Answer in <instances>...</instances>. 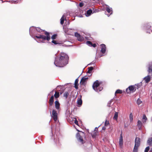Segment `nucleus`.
I'll list each match as a JSON object with an SVG mask.
<instances>
[{"instance_id": "nucleus-1", "label": "nucleus", "mask_w": 152, "mask_h": 152, "mask_svg": "<svg viewBox=\"0 0 152 152\" xmlns=\"http://www.w3.org/2000/svg\"><path fill=\"white\" fill-rule=\"evenodd\" d=\"M69 57L64 53H61L59 54V57H56L54 62L55 65L58 67H63L68 63Z\"/></svg>"}, {"instance_id": "nucleus-2", "label": "nucleus", "mask_w": 152, "mask_h": 152, "mask_svg": "<svg viewBox=\"0 0 152 152\" xmlns=\"http://www.w3.org/2000/svg\"><path fill=\"white\" fill-rule=\"evenodd\" d=\"M36 30L37 32L39 33H41L42 32H45L44 34L46 36L43 35H39V36H35V37L38 39H41L43 40H47L48 41L50 40V33L49 32L40 29L39 27H37L36 28Z\"/></svg>"}, {"instance_id": "nucleus-3", "label": "nucleus", "mask_w": 152, "mask_h": 152, "mask_svg": "<svg viewBox=\"0 0 152 152\" xmlns=\"http://www.w3.org/2000/svg\"><path fill=\"white\" fill-rule=\"evenodd\" d=\"M100 84L99 83L98 80L95 81L93 85V88L96 91L99 92L102 90L103 89L102 87H99Z\"/></svg>"}, {"instance_id": "nucleus-4", "label": "nucleus", "mask_w": 152, "mask_h": 152, "mask_svg": "<svg viewBox=\"0 0 152 152\" xmlns=\"http://www.w3.org/2000/svg\"><path fill=\"white\" fill-rule=\"evenodd\" d=\"M136 88L134 86H131L126 89V91L127 93H129L130 92H134L136 91Z\"/></svg>"}, {"instance_id": "nucleus-5", "label": "nucleus", "mask_w": 152, "mask_h": 152, "mask_svg": "<svg viewBox=\"0 0 152 152\" xmlns=\"http://www.w3.org/2000/svg\"><path fill=\"white\" fill-rule=\"evenodd\" d=\"M58 114L55 110H53L52 112V118L55 121H56L58 119Z\"/></svg>"}, {"instance_id": "nucleus-6", "label": "nucleus", "mask_w": 152, "mask_h": 152, "mask_svg": "<svg viewBox=\"0 0 152 152\" xmlns=\"http://www.w3.org/2000/svg\"><path fill=\"white\" fill-rule=\"evenodd\" d=\"M88 79V77H86L85 76L83 77L80 82V85H85Z\"/></svg>"}, {"instance_id": "nucleus-7", "label": "nucleus", "mask_w": 152, "mask_h": 152, "mask_svg": "<svg viewBox=\"0 0 152 152\" xmlns=\"http://www.w3.org/2000/svg\"><path fill=\"white\" fill-rule=\"evenodd\" d=\"M75 35L78 41H82L84 40L83 37L80 35L77 32L75 33Z\"/></svg>"}, {"instance_id": "nucleus-8", "label": "nucleus", "mask_w": 152, "mask_h": 152, "mask_svg": "<svg viewBox=\"0 0 152 152\" xmlns=\"http://www.w3.org/2000/svg\"><path fill=\"white\" fill-rule=\"evenodd\" d=\"M119 145L121 148L122 147L123 145V139L122 132H121L120 135V137L119 140Z\"/></svg>"}, {"instance_id": "nucleus-9", "label": "nucleus", "mask_w": 152, "mask_h": 152, "mask_svg": "<svg viewBox=\"0 0 152 152\" xmlns=\"http://www.w3.org/2000/svg\"><path fill=\"white\" fill-rule=\"evenodd\" d=\"M77 137L79 140V141L82 143L83 144L85 143V141L83 140L82 137L81 136L80 134L78 133L77 134Z\"/></svg>"}, {"instance_id": "nucleus-10", "label": "nucleus", "mask_w": 152, "mask_h": 152, "mask_svg": "<svg viewBox=\"0 0 152 152\" xmlns=\"http://www.w3.org/2000/svg\"><path fill=\"white\" fill-rule=\"evenodd\" d=\"M138 146H140V138L136 137L135 140V145Z\"/></svg>"}, {"instance_id": "nucleus-11", "label": "nucleus", "mask_w": 152, "mask_h": 152, "mask_svg": "<svg viewBox=\"0 0 152 152\" xmlns=\"http://www.w3.org/2000/svg\"><path fill=\"white\" fill-rule=\"evenodd\" d=\"M151 74L145 77L144 78V80L146 83H149L151 80Z\"/></svg>"}, {"instance_id": "nucleus-12", "label": "nucleus", "mask_w": 152, "mask_h": 152, "mask_svg": "<svg viewBox=\"0 0 152 152\" xmlns=\"http://www.w3.org/2000/svg\"><path fill=\"white\" fill-rule=\"evenodd\" d=\"M101 52L103 54L105 53L106 51V46L104 44H102L101 45Z\"/></svg>"}, {"instance_id": "nucleus-13", "label": "nucleus", "mask_w": 152, "mask_h": 152, "mask_svg": "<svg viewBox=\"0 0 152 152\" xmlns=\"http://www.w3.org/2000/svg\"><path fill=\"white\" fill-rule=\"evenodd\" d=\"M54 102V96H52L50 98L49 101V103L50 106H51Z\"/></svg>"}, {"instance_id": "nucleus-14", "label": "nucleus", "mask_w": 152, "mask_h": 152, "mask_svg": "<svg viewBox=\"0 0 152 152\" xmlns=\"http://www.w3.org/2000/svg\"><path fill=\"white\" fill-rule=\"evenodd\" d=\"M148 74L151 75L152 78V63L150 64L148 70Z\"/></svg>"}, {"instance_id": "nucleus-15", "label": "nucleus", "mask_w": 152, "mask_h": 152, "mask_svg": "<svg viewBox=\"0 0 152 152\" xmlns=\"http://www.w3.org/2000/svg\"><path fill=\"white\" fill-rule=\"evenodd\" d=\"M55 103L56 108L57 110H59L60 108V104L58 100L56 101L55 102Z\"/></svg>"}, {"instance_id": "nucleus-16", "label": "nucleus", "mask_w": 152, "mask_h": 152, "mask_svg": "<svg viewBox=\"0 0 152 152\" xmlns=\"http://www.w3.org/2000/svg\"><path fill=\"white\" fill-rule=\"evenodd\" d=\"M142 126V124L141 121L140 120H138L137 122V126L138 127L139 130L141 129Z\"/></svg>"}, {"instance_id": "nucleus-17", "label": "nucleus", "mask_w": 152, "mask_h": 152, "mask_svg": "<svg viewBox=\"0 0 152 152\" xmlns=\"http://www.w3.org/2000/svg\"><path fill=\"white\" fill-rule=\"evenodd\" d=\"M147 143L150 146L152 145V137L150 138L147 141Z\"/></svg>"}, {"instance_id": "nucleus-18", "label": "nucleus", "mask_w": 152, "mask_h": 152, "mask_svg": "<svg viewBox=\"0 0 152 152\" xmlns=\"http://www.w3.org/2000/svg\"><path fill=\"white\" fill-rule=\"evenodd\" d=\"M142 86V83H139L137 84H135L134 86L136 88V89H138L139 88H140Z\"/></svg>"}, {"instance_id": "nucleus-19", "label": "nucleus", "mask_w": 152, "mask_h": 152, "mask_svg": "<svg viewBox=\"0 0 152 152\" xmlns=\"http://www.w3.org/2000/svg\"><path fill=\"white\" fill-rule=\"evenodd\" d=\"M78 79H77L75 80V87L76 89H78Z\"/></svg>"}, {"instance_id": "nucleus-20", "label": "nucleus", "mask_w": 152, "mask_h": 152, "mask_svg": "<svg viewBox=\"0 0 152 152\" xmlns=\"http://www.w3.org/2000/svg\"><path fill=\"white\" fill-rule=\"evenodd\" d=\"M118 115V113L117 112H115L114 114V115L113 117V119L115 120H117Z\"/></svg>"}, {"instance_id": "nucleus-21", "label": "nucleus", "mask_w": 152, "mask_h": 152, "mask_svg": "<svg viewBox=\"0 0 152 152\" xmlns=\"http://www.w3.org/2000/svg\"><path fill=\"white\" fill-rule=\"evenodd\" d=\"M139 146H138L136 145H134V147L133 149V152H137L138 148Z\"/></svg>"}, {"instance_id": "nucleus-22", "label": "nucleus", "mask_w": 152, "mask_h": 152, "mask_svg": "<svg viewBox=\"0 0 152 152\" xmlns=\"http://www.w3.org/2000/svg\"><path fill=\"white\" fill-rule=\"evenodd\" d=\"M94 68L93 67L91 66L89 67L88 68V70L87 72V73H91V72L92 71L93 69Z\"/></svg>"}, {"instance_id": "nucleus-23", "label": "nucleus", "mask_w": 152, "mask_h": 152, "mask_svg": "<svg viewBox=\"0 0 152 152\" xmlns=\"http://www.w3.org/2000/svg\"><path fill=\"white\" fill-rule=\"evenodd\" d=\"M92 11L91 9L88 10L86 12V14L88 16H89L92 13Z\"/></svg>"}, {"instance_id": "nucleus-24", "label": "nucleus", "mask_w": 152, "mask_h": 152, "mask_svg": "<svg viewBox=\"0 0 152 152\" xmlns=\"http://www.w3.org/2000/svg\"><path fill=\"white\" fill-rule=\"evenodd\" d=\"M54 96L56 98H58L59 96V92L56 91L54 95Z\"/></svg>"}, {"instance_id": "nucleus-25", "label": "nucleus", "mask_w": 152, "mask_h": 152, "mask_svg": "<svg viewBox=\"0 0 152 152\" xmlns=\"http://www.w3.org/2000/svg\"><path fill=\"white\" fill-rule=\"evenodd\" d=\"M60 23L62 25L64 23V16L63 15L62 17L61 18V19Z\"/></svg>"}, {"instance_id": "nucleus-26", "label": "nucleus", "mask_w": 152, "mask_h": 152, "mask_svg": "<svg viewBox=\"0 0 152 152\" xmlns=\"http://www.w3.org/2000/svg\"><path fill=\"white\" fill-rule=\"evenodd\" d=\"M122 91L121 90H120V89H118L117 90L115 93V94H122Z\"/></svg>"}, {"instance_id": "nucleus-27", "label": "nucleus", "mask_w": 152, "mask_h": 152, "mask_svg": "<svg viewBox=\"0 0 152 152\" xmlns=\"http://www.w3.org/2000/svg\"><path fill=\"white\" fill-rule=\"evenodd\" d=\"M77 104L81 105L82 103V101L81 99H80L77 100Z\"/></svg>"}, {"instance_id": "nucleus-28", "label": "nucleus", "mask_w": 152, "mask_h": 152, "mask_svg": "<svg viewBox=\"0 0 152 152\" xmlns=\"http://www.w3.org/2000/svg\"><path fill=\"white\" fill-rule=\"evenodd\" d=\"M69 93L67 91H66L64 94V96L66 98V99L68 96L69 95Z\"/></svg>"}, {"instance_id": "nucleus-29", "label": "nucleus", "mask_w": 152, "mask_h": 152, "mask_svg": "<svg viewBox=\"0 0 152 152\" xmlns=\"http://www.w3.org/2000/svg\"><path fill=\"white\" fill-rule=\"evenodd\" d=\"M86 43L89 46H92V42L89 41H88L86 42Z\"/></svg>"}, {"instance_id": "nucleus-30", "label": "nucleus", "mask_w": 152, "mask_h": 152, "mask_svg": "<svg viewBox=\"0 0 152 152\" xmlns=\"http://www.w3.org/2000/svg\"><path fill=\"white\" fill-rule=\"evenodd\" d=\"M142 119L143 120H144V121H143V122L144 123L145 122H146V121L147 120V118L146 117V116L144 114L143 115Z\"/></svg>"}, {"instance_id": "nucleus-31", "label": "nucleus", "mask_w": 152, "mask_h": 152, "mask_svg": "<svg viewBox=\"0 0 152 152\" xmlns=\"http://www.w3.org/2000/svg\"><path fill=\"white\" fill-rule=\"evenodd\" d=\"M57 34H54L51 37V38L53 40H54L56 39V37H57Z\"/></svg>"}, {"instance_id": "nucleus-32", "label": "nucleus", "mask_w": 152, "mask_h": 152, "mask_svg": "<svg viewBox=\"0 0 152 152\" xmlns=\"http://www.w3.org/2000/svg\"><path fill=\"white\" fill-rule=\"evenodd\" d=\"M129 118L130 121H132L133 120V115L132 113L129 115Z\"/></svg>"}, {"instance_id": "nucleus-33", "label": "nucleus", "mask_w": 152, "mask_h": 152, "mask_svg": "<svg viewBox=\"0 0 152 152\" xmlns=\"http://www.w3.org/2000/svg\"><path fill=\"white\" fill-rule=\"evenodd\" d=\"M142 103V101L139 99H138L137 101V103L138 105Z\"/></svg>"}, {"instance_id": "nucleus-34", "label": "nucleus", "mask_w": 152, "mask_h": 152, "mask_svg": "<svg viewBox=\"0 0 152 152\" xmlns=\"http://www.w3.org/2000/svg\"><path fill=\"white\" fill-rule=\"evenodd\" d=\"M109 124V121H107V120H106L104 124V126H107Z\"/></svg>"}, {"instance_id": "nucleus-35", "label": "nucleus", "mask_w": 152, "mask_h": 152, "mask_svg": "<svg viewBox=\"0 0 152 152\" xmlns=\"http://www.w3.org/2000/svg\"><path fill=\"white\" fill-rule=\"evenodd\" d=\"M106 10L108 13H110L111 12V10L110 8L108 7H107L106 9Z\"/></svg>"}, {"instance_id": "nucleus-36", "label": "nucleus", "mask_w": 152, "mask_h": 152, "mask_svg": "<svg viewBox=\"0 0 152 152\" xmlns=\"http://www.w3.org/2000/svg\"><path fill=\"white\" fill-rule=\"evenodd\" d=\"M149 146H148L147 147L145 150V152H148L149 150Z\"/></svg>"}, {"instance_id": "nucleus-37", "label": "nucleus", "mask_w": 152, "mask_h": 152, "mask_svg": "<svg viewBox=\"0 0 152 152\" xmlns=\"http://www.w3.org/2000/svg\"><path fill=\"white\" fill-rule=\"evenodd\" d=\"M75 119L74 123L76 125H78V121L75 118Z\"/></svg>"}, {"instance_id": "nucleus-38", "label": "nucleus", "mask_w": 152, "mask_h": 152, "mask_svg": "<svg viewBox=\"0 0 152 152\" xmlns=\"http://www.w3.org/2000/svg\"><path fill=\"white\" fill-rule=\"evenodd\" d=\"M51 42L52 43H54V44L55 45H57V44H58V43L57 42V41H55V40H52Z\"/></svg>"}, {"instance_id": "nucleus-39", "label": "nucleus", "mask_w": 152, "mask_h": 152, "mask_svg": "<svg viewBox=\"0 0 152 152\" xmlns=\"http://www.w3.org/2000/svg\"><path fill=\"white\" fill-rule=\"evenodd\" d=\"M84 3L83 2H80L79 3V6L80 7H82L84 5Z\"/></svg>"}, {"instance_id": "nucleus-40", "label": "nucleus", "mask_w": 152, "mask_h": 152, "mask_svg": "<svg viewBox=\"0 0 152 152\" xmlns=\"http://www.w3.org/2000/svg\"><path fill=\"white\" fill-rule=\"evenodd\" d=\"M11 3H14V4H17L18 3V2L17 1H11Z\"/></svg>"}, {"instance_id": "nucleus-41", "label": "nucleus", "mask_w": 152, "mask_h": 152, "mask_svg": "<svg viewBox=\"0 0 152 152\" xmlns=\"http://www.w3.org/2000/svg\"><path fill=\"white\" fill-rule=\"evenodd\" d=\"M92 46L93 47L95 48L96 47V45L95 43L93 44L92 43Z\"/></svg>"}, {"instance_id": "nucleus-42", "label": "nucleus", "mask_w": 152, "mask_h": 152, "mask_svg": "<svg viewBox=\"0 0 152 152\" xmlns=\"http://www.w3.org/2000/svg\"><path fill=\"white\" fill-rule=\"evenodd\" d=\"M105 126H103L102 128V129L105 130L106 129Z\"/></svg>"}, {"instance_id": "nucleus-43", "label": "nucleus", "mask_w": 152, "mask_h": 152, "mask_svg": "<svg viewBox=\"0 0 152 152\" xmlns=\"http://www.w3.org/2000/svg\"><path fill=\"white\" fill-rule=\"evenodd\" d=\"M150 152H152V148L151 149V150H150Z\"/></svg>"}, {"instance_id": "nucleus-44", "label": "nucleus", "mask_w": 152, "mask_h": 152, "mask_svg": "<svg viewBox=\"0 0 152 152\" xmlns=\"http://www.w3.org/2000/svg\"><path fill=\"white\" fill-rule=\"evenodd\" d=\"M95 129H97V128H96V127Z\"/></svg>"}]
</instances>
